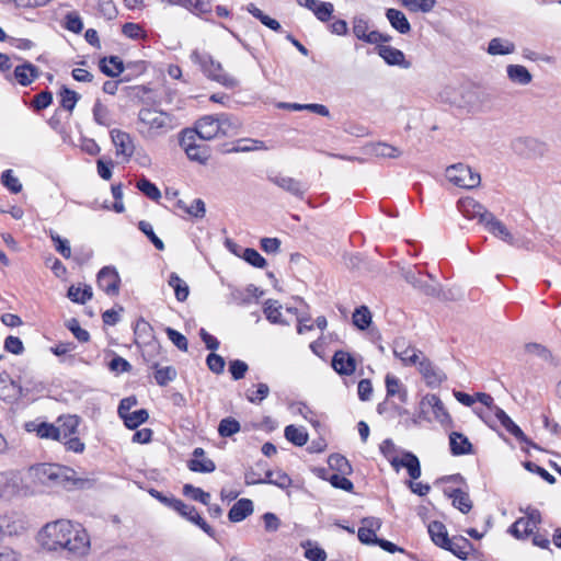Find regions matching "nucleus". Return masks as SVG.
I'll return each instance as SVG.
<instances>
[{"mask_svg":"<svg viewBox=\"0 0 561 561\" xmlns=\"http://www.w3.org/2000/svg\"><path fill=\"white\" fill-rule=\"evenodd\" d=\"M168 284L174 289L175 298L179 301H185L187 299L190 295L188 285L176 273L170 274Z\"/></svg>","mask_w":561,"mask_h":561,"instance_id":"obj_42","label":"nucleus"},{"mask_svg":"<svg viewBox=\"0 0 561 561\" xmlns=\"http://www.w3.org/2000/svg\"><path fill=\"white\" fill-rule=\"evenodd\" d=\"M390 463L396 471L401 467L408 470L411 479L416 480L421 477V465L419 458L411 451H403L402 458L392 457Z\"/></svg>","mask_w":561,"mask_h":561,"instance_id":"obj_22","label":"nucleus"},{"mask_svg":"<svg viewBox=\"0 0 561 561\" xmlns=\"http://www.w3.org/2000/svg\"><path fill=\"white\" fill-rule=\"evenodd\" d=\"M284 107L291 108L294 111H310L312 113H316L321 116H329L330 112L329 108L325 105L317 104V103H310V104H299V103H289L284 104Z\"/></svg>","mask_w":561,"mask_h":561,"instance_id":"obj_58","label":"nucleus"},{"mask_svg":"<svg viewBox=\"0 0 561 561\" xmlns=\"http://www.w3.org/2000/svg\"><path fill=\"white\" fill-rule=\"evenodd\" d=\"M176 206L186 214L196 218H203L206 213L205 203L201 198L194 199L190 206H187L183 201H178Z\"/></svg>","mask_w":561,"mask_h":561,"instance_id":"obj_49","label":"nucleus"},{"mask_svg":"<svg viewBox=\"0 0 561 561\" xmlns=\"http://www.w3.org/2000/svg\"><path fill=\"white\" fill-rule=\"evenodd\" d=\"M253 503L249 499L237 501L228 513V518L232 523H240L253 513Z\"/></svg>","mask_w":561,"mask_h":561,"instance_id":"obj_32","label":"nucleus"},{"mask_svg":"<svg viewBox=\"0 0 561 561\" xmlns=\"http://www.w3.org/2000/svg\"><path fill=\"white\" fill-rule=\"evenodd\" d=\"M21 478L18 472H0V500L9 501L20 492Z\"/></svg>","mask_w":561,"mask_h":561,"instance_id":"obj_20","label":"nucleus"},{"mask_svg":"<svg viewBox=\"0 0 561 561\" xmlns=\"http://www.w3.org/2000/svg\"><path fill=\"white\" fill-rule=\"evenodd\" d=\"M403 7L411 12L427 13L432 11L436 4V0H399Z\"/></svg>","mask_w":561,"mask_h":561,"instance_id":"obj_48","label":"nucleus"},{"mask_svg":"<svg viewBox=\"0 0 561 561\" xmlns=\"http://www.w3.org/2000/svg\"><path fill=\"white\" fill-rule=\"evenodd\" d=\"M39 69L33 64L25 61L24 64L16 66L13 76L19 84L22 87L30 85L34 80L39 77Z\"/></svg>","mask_w":561,"mask_h":561,"instance_id":"obj_30","label":"nucleus"},{"mask_svg":"<svg viewBox=\"0 0 561 561\" xmlns=\"http://www.w3.org/2000/svg\"><path fill=\"white\" fill-rule=\"evenodd\" d=\"M93 118L94 121L102 126H110L111 117L110 112L105 105H103L100 101H96L93 106Z\"/></svg>","mask_w":561,"mask_h":561,"instance_id":"obj_64","label":"nucleus"},{"mask_svg":"<svg viewBox=\"0 0 561 561\" xmlns=\"http://www.w3.org/2000/svg\"><path fill=\"white\" fill-rule=\"evenodd\" d=\"M31 476H33L39 483L45 485L50 484H62L66 481H73L75 485L83 488L85 484H90L88 479H75V471L67 467H61L50 463H42L34 466L30 469Z\"/></svg>","mask_w":561,"mask_h":561,"instance_id":"obj_2","label":"nucleus"},{"mask_svg":"<svg viewBox=\"0 0 561 561\" xmlns=\"http://www.w3.org/2000/svg\"><path fill=\"white\" fill-rule=\"evenodd\" d=\"M417 369L427 387H439L447 379L445 373L436 367L426 356H422Z\"/></svg>","mask_w":561,"mask_h":561,"instance_id":"obj_15","label":"nucleus"},{"mask_svg":"<svg viewBox=\"0 0 561 561\" xmlns=\"http://www.w3.org/2000/svg\"><path fill=\"white\" fill-rule=\"evenodd\" d=\"M352 30H353V34L358 39H360L365 43H368V44L377 45L380 43H387L391 39L390 35L382 34L378 31H369V23L362 15H357V16L353 18Z\"/></svg>","mask_w":561,"mask_h":561,"instance_id":"obj_10","label":"nucleus"},{"mask_svg":"<svg viewBox=\"0 0 561 561\" xmlns=\"http://www.w3.org/2000/svg\"><path fill=\"white\" fill-rule=\"evenodd\" d=\"M149 417V413L146 409H140L134 412L128 413L123 417L124 424L126 427L130 430L137 428L139 425L144 424Z\"/></svg>","mask_w":561,"mask_h":561,"instance_id":"obj_50","label":"nucleus"},{"mask_svg":"<svg viewBox=\"0 0 561 561\" xmlns=\"http://www.w3.org/2000/svg\"><path fill=\"white\" fill-rule=\"evenodd\" d=\"M483 226L490 233H492L496 238H500L510 245L516 244L515 238L508 231L506 226L502 221L496 219L492 213L490 215H486V220L484 221Z\"/></svg>","mask_w":561,"mask_h":561,"instance_id":"obj_25","label":"nucleus"},{"mask_svg":"<svg viewBox=\"0 0 561 561\" xmlns=\"http://www.w3.org/2000/svg\"><path fill=\"white\" fill-rule=\"evenodd\" d=\"M428 534L431 536L432 541L440 548H444L445 545H447V541L449 540L446 526L437 520L430 523Z\"/></svg>","mask_w":561,"mask_h":561,"instance_id":"obj_39","label":"nucleus"},{"mask_svg":"<svg viewBox=\"0 0 561 561\" xmlns=\"http://www.w3.org/2000/svg\"><path fill=\"white\" fill-rule=\"evenodd\" d=\"M421 274L420 271H416L415 267H409L402 270V276L403 278L411 284L415 289L422 291L426 296H438L439 295V288L437 283H427L422 279H420L419 275Z\"/></svg>","mask_w":561,"mask_h":561,"instance_id":"obj_17","label":"nucleus"},{"mask_svg":"<svg viewBox=\"0 0 561 561\" xmlns=\"http://www.w3.org/2000/svg\"><path fill=\"white\" fill-rule=\"evenodd\" d=\"M172 510L178 512L181 516L185 517L193 524L197 525L201 529H203L208 536L215 537V530L211 526H209L205 519L198 514L196 508L192 505L185 504L183 501H172Z\"/></svg>","mask_w":561,"mask_h":561,"instance_id":"obj_13","label":"nucleus"},{"mask_svg":"<svg viewBox=\"0 0 561 561\" xmlns=\"http://www.w3.org/2000/svg\"><path fill=\"white\" fill-rule=\"evenodd\" d=\"M458 209L466 218L478 219L482 225L486 220V215L491 214L483 205L471 197L459 199Z\"/></svg>","mask_w":561,"mask_h":561,"instance_id":"obj_19","label":"nucleus"},{"mask_svg":"<svg viewBox=\"0 0 561 561\" xmlns=\"http://www.w3.org/2000/svg\"><path fill=\"white\" fill-rule=\"evenodd\" d=\"M136 187L152 201H158L161 197L159 188L146 178H141L137 181Z\"/></svg>","mask_w":561,"mask_h":561,"instance_id":"obj_56","label":"nucleus"},{"mask_svg":"<svg viewBox=\"0 0 561 561\" xmlns=\"http://www.w3.org/2000/svg\"><path fill=\"white\" fill-rule=\"evenodd\" d=\"M536 529L526 517H520L511 526L510 531L516 538H526Z\"/></svg>","mask_w":561,"mask_h":561,"instance_id":"obj_47","label":"nucleus"},{"mask_svg":"<svg viewBox=\"0 0 561 561\" xmlns=\"http://www.w3.org/2000/svg\"><path fill=\"white\" fill-rule=\"evenodd\" d=\"M444 493L453 500V505L461 513H468L472 508L469 494L460 489L445 490Z\"/></svg>","mask_w":561,"mask_h":561,"instance_id":"obj_34","label":"nucleus"},{"mask_svg":"<svg viewBox=\"0 0 561 561\" xmlns=\"http://www.w3.org/2000/svg\"><path fill=\"white\" fill-rule=\"evenodd\" d=\"M284 435L296 446H304L308 442V433L302 426L288 425L285 427Z\"/></svg>","mask_w":561,"mask_h":561,"instance_id":"obj_43","label":"nucleus"},{"mask_svg":"<svg viewBox=\"0 0 561 561\" xmlns=\"http://www.w3.org/2000/svg\"><path fill=\"white\" fill-rule=\"evenodd\" d=\"M79 98L80 95L77 92L64 87L60 91V105L71 112L79 101Z\"/></svg>","mask_w":561,"mask_h":561,"instance_id":"obj_61","label":"nucleus"},{"mask_svg":"<svg viewBox=\"0 0 561 561\" xmlns=\"http://www.w3.org/2000/svg\"><path fill=\"white\" fill-rule=\"evenodd\" d=\"M1 183L13 194L22 191L20 180L13 174L12 170H5L1 175Z\"/></svg>","mask_w":561,"mask_h":561,"instance_id":"obj_62","label":"nucleus"},{"mask_svg":"<svg viewBox=\"0 0 561 561\" xmlns=\"http://www.w3.org/2000/svg\"><path fill=\"white\" fill-rule=\"evenodd\" d=\"M332 367L339 375L350 376L356 369V360L348 352L336 351L332 357Z\"/></svg>","mask_w":561,"mask_h":561,"instance_id":"obj_27","label":"nucleus"},{"mask_svg":"<svg viewBox=\"0 0 561 561\" xmlns=\"http://www.w3.org/2000/svg\"><path fill=\"white\" fill-rule=\"evenodd\" d=\"M169 113L153 107H142L138 113V130L146 138H157L179 126Z\"/></svg>","mask_w":561,"mask_h":561,"instance_id":"obj_1","label":"nucleus"},{"mask_svg":"<svg viewBox=\"0 0 561 561\" xmlns=\"http://www.w3.org/2000/svg\"><path fill=\"white\" fill-rule=\"evenodd\" d=\"M443 549L450 551L461 560H466L473 550V547L467 538L459 536L449 538Z\"/></svg>","mask_w":561,"mask_h":561,"instance_id":"obj_31","label":"nucleus"},{"mask_svg":"<svg viewBox=\"0 0 561 561\" xmlns=\"http://www.w3.org/2000/svg\"><path fill=\"white\" fill-rule=\"evenodd\" d=\"M377 45L378 55L385 60L387 65L397 66L402 69L411 68L412 64L405 58L403 51L389 45Z\"/></svg>","mask_w":561,"mask_h":561,"instance_id":"obj_23","label":"nucleus"},{"mask_svg":"<svg viewBox=\"0 0 561 561\" xmlns=\"http://www.w3.org/2000/svg\"><path fill=\"white\" fill-rule=\"evenodd\" d=\"M268 181L282 190L293 194L294 196L301 197L306 192L305 185L290 176L283 175L280 173H274L268 175Z\"/></svg>","mask_w":561,"mask_h":561,"instance_id":"obj_24","label":"nucleus"},{"mask_svg":"<svg viewBox=\"0 0 561 561\" xmlns=\"http://www.w3.org/2000/svg\"><path fill=\"white\" fill-rule=\"evenodd\" d=\"M270 393V388L266 383H257L256 389H248L245 392L247 399L254 404L261 403Z\"/></svg>","mask_w":561,"mask_h":561,"instance_id":"obj_59","label":"nucleus"},{"mask_svg":"<svg viewBox=\"0 0 561 561\" xmlns=\"http://www.w3.org/2000/svg\"><path fill=\"white\" fill-rule=\"evenodd\" d=\"M27 529V522L25 517L19 513H11L0 516V535L18 537L24 534Z\"/></svg>","mask_w":561,"mask_h":561,"instance_id":"obj_14","label":"nucleus"},{"mask_svg":"<svg viewBox=\"0 0 561 561\" xmlns=\"http://www.w3.org/2000/svg\"><path fill=\"white\" fill-rule=\"evenodd\" d=\"M60 551L72 558H82L90 551L91 541L87 530L80 524H71Z\"/></svg>","mask_w":561,"mask_h":561,"instance_id":"obj_6","label":"nucleus"},{"mask_svg":"<svg viewBox=\"0 0 561 561\" xmlns=\"http://www.w3.org/2000/svg\"><path fill=\"white\" fill-rule=\"evenodd\" d=\"M193 459L187 462V467L190 470L194 472H203L209 473L216 469L215 462L205 457V451L203 448L197 447L193 451Z\"/></svg>","mask_w":561,"mask_h":561,"instance_id":"obj_29","label":"nucleus"},{"mask_svg":"<svg viewBox=\"0 0 561 561\" xmlns=\"http://www.w3.org/2000/svg\"><path fill=\"white\" fill-rule=\"evenodd\" d=\"M154 379L159 386H167L176 377V370L172 366L159 367L154 365Z\"/></svg>","mask_w":561,"mask_h":561,"instance_id":"obj_52","label":"nucleus"},{"mask_svg":"<svg viewBox=\"0 0 561 561\" xmlns=\"http://www.w3.org/2000/svg\"><path fill=\"white\" fill-rule=\"evenodd\" d=\"M247 11L252 14L255 19L260 20L262 24L267 26L268 28L279 32L282 30V26L279 22L275 19L270 18L268 15L264 14L262 10H260L255 4L249 3L247 5Z\"/></svg>","mask_w":561,"mask_h":561,"instance_id":"obj_45","label":"nucleus"},{"mask_svg":"<svg viewBox=\"0 0 561 561\" xmlns=\"http://www.w3.org/2000/svg\"><path fill=\"white\" fill-rule=\"evenodd\" d=\"M515 50V45L502 38H493L489 43L488 53L491 55H508Z\"/></svg>","mask_w":561,"mask_h":561,"instance_id":"obj_46","label":"nucleus"},{"mask_svg":"<svg viewBox=\"0 0 561 561\" xmlns=\"http://www.w3.org/2000/svg\"><path fill=\"white\" fill-rule=\"evenodd\" d=\"M387 397L398 396L401 402H407L408 400V391L402 386L399 378L388 374L385 379Z\"/></svg>","mask_w":561,"mask_h":561,"instance_id":"obj_37","label":"nucleus"},{"mask_svg":"<svg viewBox=\"0 0 561 561\" xmlns=\"http://www.w3.org/2000/svg\"><path fill=\"white\" fill-rule=\"evenodd\" d=\"M111 139L115 147V154L122 162H129L135 152V144L131 136L121 129H112Z\"/></svg>","mask_w":561,"mask_h":561,"instance_id":"obj_11","label":"nucleus"},{"mask_svg":"<svg viewBox=\"0 0 561 561\" xmlns=\"http://www.w3.org/2000/svg\"><path fill=\"white\" fill-rule=\"evenodd\" d=\"M240 423L233 417H225L218 425V434L221 437H230L240 432Z\"/></svg>","mask_w":561,"mask_h":561,"instance_id":"obj_55","label":"nucleus"},{"mask_svg":"<svg viewBox=\"0 0 561 561\" xmlns=\"http://www.w3.org/2000/svg\"><path fill=\"white\" fill-rule=\"evenodd\" d=\"M493 413L495 417L499 420V422L502 424V426L513 436H515L519 442L526 443L528 445H531L533 447H536L535 444H533L524 434V432L519 428L518 425H516L513 420L505 413L504 410H502L500 407H493Z\"/></svg>","mask_w":561,"mask_h":561,"instance_id":"obj_26","label":"nucleus"},{"mask_svg":"<svg viewBox=\"0 0 561 561\" xmlns=\"http://www.w3.org/2000/svg\"><path fill=\"white\" fill-rule=\"evenodd\" d=\"M196 138L201 140H211L220 136V127L218 119L214 115H206L196 122L195 129Z\"/></svg>","mask_w":561,"mask_h":561,"instance_id":"obj_18","label":"nucleus"},{"mask_svg":"<svg viewBox=\"0 0 561 561\" xmlns=\"http://www.w3.org/2000/svg\"><path fill=\"white\" fill-rule=\"evenodd\" d=\"M100 69L108 77H117L124 71V65L119 57L111 56L100 61Z\"/></svg>","mask_w":561,"mask_h":561,"instance_id":"obj_40","label":"nucleus"},{"mask_svg":"<svg viewBox=\"0 0 561 561\" xmlns=\"http://www.w3.org/2000/svg\"><path fill=\"white\" fill-rule=\"evenodd\" d=\"M72 522L59 519L46 524L37 535L38 543L48 551H60Z\"/></svg>","mask_w":561,"mask_h":561,"instance_id":"obj_5","label":"nucleus"},{"mask_svg":"<svg viewBox=\"0 0 561 561\" xmlns=\"http://www.w3.org/2000/svg\"><path fill=\"white\" fill-rule=\"evenodd\" d=\"M191 60L201 67L202 71L208 79L229 89L238 85V80L226 72L222 65L219 61L214 60L210 55L195 49L191 54Z\"/></svg>","mask_w":561,"mask_h":561,"instance_id":"obj_4","label":"nucleus"},{"mask_svg":"<svg viewBox=\"0 0 561 561\" xmlns=\"http://www.w3.org/2000/svg\"><path fill=\"white\" fill-rule=\"evenodd\" d=\"M263 483L273 484L284 490L290 486L291 479L282 470H267L263 478Z\"/></svg>","mask_w":561,"mask_h":561,"instance_id":"obj_41","label":"nucleus"},{"mask_svg":"<svg viewBox=\"0 0 561 561\" xmlns=\"http://www.w3.org/2000/svg\"><path fill=\"white\" fill-rule=\"evenodd\" d=\"M393 354L404 366H417L425 356L415 346L409 344L403 339H397L393 343Z\"/></svg>","mask_w":561,"mask_h":561,"instance_id":"obj_12","label":"nucleus"},{"mask_svg":"<svg viewBox=\"0 0 561 561\" xmlns=\"http://www.w3.org/2000/svg\"><path fill=\"white\" fill-rule=\"evenodd\" d=\"M430 412L433 414L434 420L444 426L450 425L453 422L443 401L434 393L424 396L420 401L419 419L431 421V417H428Z\"/></svg>","mask_w":561,"mask_h":561,"instance_id":"obj_7","label":"nucleus"},{"mask_svg":"<svg viewBox=\"0 0 561 561\" xmlns=\"http://www.w3.org/2000/svg\"><path fill=\"white\" fill-rule=\"evenodd\" d=\"M450 453L454 456L469 455L472 453V444L461 433L453 432L449 435Z\"/></svg>","mask_w":561,"mask_h":561,"instance_id":"obj_33","label":"nucleus"},{"mask_svg":"<svg viewBox=\"0 0 561 561\" xmlns=\"http://www.w3.org/2000/svg\"><path fill=\"white\" fill-rule=\"evenodd\" d=\"M180 146L185 151L187 158L198 163H206L210 157L207 146L197 144L195 131L184 130L180 139Z\"/></svg>","mask_w":561,"mask_h":561,"instance_id":"obj_9","label":"nucleus"},{"mask_svg":"<svg viewBox=\"0 0 561 561\" xmlns=\"http://www.w3.org/2000/svg\"><path fill=\"white\" fill-rule=\"evenodd\" d=\"M216 117L218 119V125L220 127V136H231L236 134L239 125L237 122H233L229 115L220 114Z\"/></svg>","mask_w":561,"mask_h":561,"instance_id":"obj_60","label":"nucleus"},{"mask_svg":"<svg viewBox=\"0 0 561 561\" xmlns=\"http://www.w3.org/2000/svg\"><path fill=\"white\" fill-rule=\"evenodd\" d=\"M508 79L516 84L526 85L531 82L533 76L522 65H508L506 68Z\"/></svg>","mask_w":561,"mask_h":561,"instance_id":"obj_36","label":"nucleus"},{"mask_svg":"<svg viewBox=\"0 0 561 561\" xmlns=\"http://www.w3.org/2000/svg\"><path fill=\"white\" fill-rule=\"evenodd\" d=\"M191 60L201 67L202 71L208 79L229 89L238 85V80L226 72L222 65L219 61L214 60L210 55L195 49L191 54Z\"/></svg>","mask_w":561,"mask_h":561,"instance_id":"obj_3","label":"nucleus"},{"mask_svg":"<svg viewBox=\"0 0 561 561\" xmlns=\"http://www.w3.org/2000/svg\"><path fill=\"white\" fill-rule=\"evenodd\" d=\"M328 463L331 469L337 471L343 476L350 474L352 472V467L348 460L342 455H331L328 459Z\"/></svg>","mask_w":561,"mask_h":561,"instance_id":"obj_53","label":"nucleus"},{"mask_svg":"<svg viewBox=\"0 0 561 561\" xmlns=\"http://www.w3.org/2000/svg\"><path fill=\"white\" fill-rule=\"evenodd\" d=\"M363 526L358 529V539L365 545H376L378 538L376 531L381 527V522L376 517L363 519Z\"/></svg>","mask_w":561,"mask_h":561,"instance_id":"obj_28","label":"nucleus"},{"mask_svg":"<svg viewBox=\"0 0 561 561\" xmlns=\"http://www.w3.org/2000/svg\"><path fill=\"white\" fill-rule=\"evenodd\" d=\"M371 322V313L366 306H360L356 308L353 313V323L359 330H365L369 327Z\"/></svg>","mask_w":561,"mask_h":561,"instance_id":"obj_54","label":"nucleus"},{"mask_svg":"<svg viewBox=\"0 0 561 561\" xmlns=\"http://www.w3.org/2000/svg\"><path fill=\"white\" fill-rule=\"evenodd\" d=\"M26 396V390L9 374H0V399L4 401H13Z\"/></svg>","mask_w":561,"mask_h":561,"instance_id":"obj_21","label":"nucleus"},{"mask_svg":"<svg viewBox=\"0 0 561 561\" xmlns=\"http://www.w3.org/2000/svg\"><path fill=\"white\" fill-rule=\"evenodd\" d=\"M93 296L92 288L89 285L80 286L71 285L68 288L67 297L76 304H85Z\"/></svg>","mask_w":561,"mask_h":561,"instance_id":"obj_44","label":"nucleus"},{"mask_svg":"<svg viewBox=\"0 0 561 561\" xmlns=\"http://www.w3.org/2000/svg\"><path fill=\"white\" fill-rule=\"evenodd\" d=\"M282 306L277 300H267L264 305V314L268 321L276 324H285L282 320L280 313Z\"/></svg>","mask_w":561,"mask_h":561,"instance_id":"obj_51","label":"nucleus"},{"mask_svg":"<svg viewBox=\"0 0 561 561\" xmlns=\"http://www.w3.org/2000/svg\"><path fill=\"white\" fill-rule=\"evenodd\" d=\"M386 16L391 26L401 34H408L411 31V25L403 12L397 9H388Z\"/></svg>","mask_w":561,"mask_h":561,"instance_id":"obj_35","label":"nucleus"},{"mask_svg":"<svg viewBox=\"0 0 561 561\" xmlns=\"http://www.w3.org/2000/svg\"><path fill=\"white\" fill-rule=\"evenodd\" d=\"M96 283L99 288L110 296H115L119 291L121 278L117 271L112 266H104L100 270Z\"/></svg>","mask_w":561,"mask_h":561,"instance_id":"obj_16","label":"nucleus"},{"mask_svg":"<svg viewBox=\"0 0 561 561\" xmlns=\"http://www.w3.org/2000/svg\"><path fill=\"white\" fill-rule=\"evenodd\" d=\"M96 4L100 14L106 20H114L118 15V10L113 0H96Z\"/></svg>","mask_w":561,"mask_h":561,"instance_id":"obj_63","label":"nucleus"},{"mask_svg":"<svg viewBox=\"0 0 561 561\" xmlns=\"http://www.w3.org/2000/svg\"><path fill=\"white\" fill-rule=\"evenodd\" d=\"M80 420L76 415H68L59 419L58 431L60 432V440L76 435L79 427Z\"/></svg>","mask_w":561,"mask_h":561,"instance_id":"obj_38","label":"nucleus"},{"mask_svg":"<svg viewBox=\"0 0 561 561\" xmlns=\"http://www.w3.org/2000/svg\"><path fill=\"white\" fill-rule=\"evenodd\" d=\"M183 493L184 495L193 499L194 501L201 502L204 505H209L210 494L208 492H205L201 488L194 486L192 484H185L183 486Z\"/></svg>","mask_w":561,"mask_h":561,"instance_id":"obj_57","label":"nucleus"},{"mask_svg":"<svg viewBox=\"0 0 561 561\" xmlns=\"http://www.w3.org/2000/svg\"><path fill=\"white\" fill-rule=\"evenodd\" d=\"M446 178L454 185L471 190L480 185V174L463 163H457L446 169Z\"/></svg>","mask_w":561,"mask_h":561,"instance_id":"obj_8","label":"nucleus"}]
</instances>
